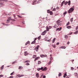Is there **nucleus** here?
I'll use <instances>...</instances> for the list:
<instances>
[{
    "label": "nucleus",
    "mask_w": 78,
    "mask_h": 78,
    "mask_svg": "<svg viewBox=\"0 0 78 78\" xmlns=\"http://www.w3.org/2000/svg\"><path fill=\"white\" fill-rule=\"evenodd\" d=\"M78 33V30L76 31V32L74 33V34H76Z\"/></svg>",
    "instance_id": "2f4dec72"
},
{
    "label": "nucleus",
    "mask_w": 78,
    "mask_h": 78,
    "mask_svg": "<svg viewBox=\"0 0 78 78\" xmlns=\"http://www.w3.org/2000/svg\"><path fill=\"white\" fill-rule=\"evenodd\" d=\"M24 55L25 56H27L28 55V53H27V52H26V51L24 52Z\"/></svg>",
    "instance_id": "ddd939ff"
},
{
    "label": "nucleus",
    "mask_w": 78,
    "mask_h": 78,
    "mask_svg": "<svg viewBox=\"0 0 78 78\" xmlns=\"http://www.w3.org/2000/svg\"><path fill=\"white\" fill-rule=\"evenodd\" d=\"M46 30H44V32H43L42 33H41V35H43V36H44V35H45V33H47V32H46Z\"/></svg>",
    "instance_id": "f03ea898"
},
{
    "label": "nucleus",
    "mask_w": 78,
    "mask_h": 78,
    "mask_svg": "<svg viewBox=\"0 0 78 78\" xmlns=\"http://www.w3.org/2000/svg\"><path fill=\"white\" fill-rule=\"evenodd\" d=\"M41 64V61H38V64L39 65Z\"/></svg>",
    "instance_id": "412c9836"
},
{
    "label": "nucleus",
    "mask_w": 78,
    "mask_h": 78,
    "mask_svg": "<svg viewBox=\"0 0 78 78\" xmlns=\"http://www.w3.org/2000/svg\"><path fill=\"white\" fill-rule=\"evenodd\" d=\"M24 76V75H21L20 76H19V77L20 78V77H22L23 76Z\"/></svg>",
    "instance_id": "c85d7f7f"
},
{
    "label": "nucleus",
    "mask_w": 78,
    "mask_h": 78,
    "mask_svg": "<svg viewBox=\"0 0 78 78\" xmlns=\"http://www.w3.org/2000/svg\"><path fill=\"white\" fill-rule=\"evenodd\" d=\"M36 2H37V1H35L33 2V3H32V5H34V4H35V3H36Z\"/></svg>",
    "instance_id": "f3484780"
},
{
    "label": "nucleus",
    "mask_w": 78,
    "mask_h": 78,
    "mask_svg": "<svg viewBox=\"0 0 78 78\" xmlns=\"http://www.w3.org/2000/svg\"><path fill=\"white\" fill-rule=\"evenodd\" d=\"M73 18H72L70 20L71 22H73Z\"/></svg>",
    "instance_id": "473e14b6"
},
{
    "label": "nucleus",
    "mask_w": 78,
    "mask_h": 78,
    "mask_svg": "<svg viewBox=\"0 0 78 78\" xmlns=\"http://www.w3.org/2000/svg\"><path fill=\"white\" fill-rule=\"evenodd\" d=\"M47 70V67H45L44 68L43 67V69H42V71H44Z\"/></svg>",
    "instance_id": "39448f33"
},
{
    "label": "nucleus",
    "mask_w": 78,
    "mask_h": 78,
    "mask_svg": "<svg viewBox=\"0 0 78 78\" xmlns=\"http://www.w3.org/2000/svg\"><path fill=\"white\" fill-rule=\"evenodd\" d=\"M68 2H66L64 3V5H67V4L68 3Z\"/></svg>",
    "instance_id": "393cba45"
},
{
    "label": "nucleus",
    "mask_w": 78,
    "mask_h": 78,
    "mask_svg": "<svg viewBox=\"0 0 78 78\" xmlns=\"http://www.w3.org/2000/svg\"><path fill=\"white\" fill-rule=\"evenodd\" d=\"M36 77L37 78H39V73H37L36 74Z\"/></svg>",
    "instance_id": "4468645a"
},
{
    "label": "nucleus",
    "mask_w": 78,
    "mask_h": 78,
    "mask_svg": "<svg viewBox=\"0 0 78 78\" xmlns=\"http://www.w3.org/2000/svg\"><path fill=\"white\" fill-rule=\"evenodd\" d=\"M73 11H74V9L73 8H71L68 11V12L70 14V13H72Z\"/></svg>",
    "instance_id": "f257e3e1"
},
{
    "label": "nucleus",
    "mask_w": 78,
    "mask_h": 78,
    "mask_svg": "<svg viewBox=\"0 0 78 78\" xmlns=\"http://www.w3.org/2000/svg\"><path fill=\"white\" fill-rule=\"evenodd\" d=\"M67 13V11L63 13V15H66V14Z\"/></svg>",
    "instance_id": "a18cd8bd"
},
{
    "label": "nucleus",
    "mask_w": 78,
    "mask_h": 78,
    "mask_svg": "<svg viewBox=\"0 0 78 78\" xmlns=\"http://www.w3.org/2000/svg\"><path fill=\"white\" fill-rule=\"evenodd\" d=\"M51 15H53V12L51 11L49 13Z\"/></svg>",
    "instance_id": "4c0bfd02"
},
{
    "label": "nucleus",
    "mask_w": 78,
    "mask_h": 78,
    "mask_svg": "<svg viewBox=\"0 0 78 78\" xmlns=\"http://www.w3.org/2000/svg\"><path fill=\"white\" fill-rule=\"evenodd\" d=\"M52 59H53V58H52V57L51 56V57L50 58V60H51V61Z\"/></svg>",
    "instance_id": "5fc2aeb1"
},
{
    "label": "nucleus",
    "mask_w": 78,
    "mask_h": 78,
    "mask_svg": "<svg viewBox=\"0 0 78 78\" xmlns=\"http://www.w3.org/2000/svg\"><path fill=\"white\" fill-rule=\"evenodd\" d=\"M56 9H59V7H57L56 8Z\"/></svg>",
    "instance_id": "bf43d9fd"
},
{
    "label": "nucleus",
    "mask_w": 78,
    "mask_h": 78,
    "mask_svg": "<svg viewBox=\"0 0 78 78\" xmlns=\"http://www.w3.org/2000/svg\"><path fill=\"white\" fill-rule=\"evenodd\" d=\"M74 75H76V76H78V74H77V73H74Z\"/></svg>",
    "instance_id": "a19ab883"
},
{
    "label": "nucleus",
    "mask_w": 78,
    "mask_h": 78,
    "mask_svg": "<svg viewBox=\"0 0 78 78\" xmlns=\"http://www.w3.org/2000/svg\"><path fill=\"white\" fill-rule=\"evenodd\" d=\"M68 5H70V1H69L68 4Z\"/></svg>",
    "instance_id": "c9c22d12"
},
{
    "label": "nucleus",
    "mask_w": 78,
    "mask_h": 78,
    "mask_svg": "<svg viewBox=\"0 0 78 78\" xmlns=\"http://www.w3.org/2000/svg\"><path fill=\"white\" fill-rule=\"evenodd\" d=\"M17 17H19V18H22V16H21L19 15H17Z\"/></svg>",
    "instance_id": "58836bf2"
},
{
    "label": "nucleus",
    "mask_w": 78,
    "mask_h": 78,
    "mask_svg": "<svg viewBox=\"0 0 78 78\" xmlns=\"http://www.w3.org/2000/svg\"><path fill=\"white\" fill-rule=\"evenodd\" d=\"M70 24V22H68V23L66 24V26H68Z\"/></svg>",
    "instance_id": "e433bc0d"
},
{
    "label": "nucleus",
    "mask_w": 78,
    "mask_h": 78,
    "mask_svg": "<svg viewBox=\"0 0 78 78\" xmlns=\"http://www.w3.org/2000/svg\"><path fill=\"white\" fill-rule=\"evenodd\" d=\"M23 67L22 66H20L18 68V69H19V70H20V69H23Z\"/></svg>",
    "instance_id": "dca6fc26"
},
{
    "label": "nucleus",
    "mask_w": 78,
    "mask_h": 78,
    "mask_svg": "<svg viewBox=\"0 0 78 78\" xmlns=\"http://www.w3.org/2000/svg\"><path fill=\"white\" fill-rule=\"evenodd\" d=\"M62 29V28L61 27L58 28L56 29V31H58H58H60Z\"/></svg>",
    "instance_id": "0eeeda50"
},
{
    "label": "nucleus",
    "mask_w": 78,
    "mask_h": 78,
    "mask_svg": "<svg viewBox=\"0 0 78 78\" xmlns=\"http://www.w3.org/2000/svg\"><path fill=\"white\" fill-rule=\"evenodd\" d=\"M60 22H61V21L60 20H58L57 21V23H59Z\"/></svg>",
    "instance_id": "bb28decb"
},
{
    "label": "nucleus",
    "mask_w": 78,
    "mask_h": 78,
    "mask_svg": "<svg viewBox=\"0 0 78 78\" xmlns=\"http://www.w3.org/2000/svg\"><path fill=\"white\" fill-rule=\"evenodd\" d=\"M78 33V30L76 31V32L74 33V34H76Z\"/></svg>",
    "instance_id": "c756f323"
},
{
    "label": "nucleus",
    "mask_w": 78,
    "mask_h": 78,
    "mask_svg": "<svg viewBox=\"0 0 78 78\" xmlns=\"http://www.w3.org/2000/svg\"><path fill=\"white\" fill-rule=\"evenodd\" d=\"M46 77V76H43V78H45Z\"/></svg>",
    "instance_id": "69168bd1"
},
{
    "label": "nucleus",
    "mask_w": 78,
    "mask_h": 78,
    "mask_svg": "<svg viewBox=\"0 0 78 78\" xmlns=\"http://www.w3.org/2000/svg\"><path fill=\"white\" fill-rule=\"evenodd\" d=\"M71 70H74V68L73 67H71Z\"/></svg>",
    "instance_id": "8fccbe9b"
},
{
    "label": "nucleus",
    "mask_w": 78,
    "mask_h": 78,
    "mask_svg": "<svg viewBox=\"0 0 78 78\" xmlns=\"http://www.w3.org/2000/svg\"><path fill=\"white\" fill-rule=\"evenodd\" d=\"M14 73V72H12V73H11L10 74V75H13Z\"/></svg>",
    "instance_id": "49530a36"
},
{
    "label": "nucleus",
    "mask_w": 78,
    "mask_h": 78,
    "mask_svg": "<svg viewBox=\"0 0 78 78\" xmlns=\"http://www.w3.org/2000/svg\"><path fill=\"white\" fill-rule=\"evenodd\" d=\"M41 36H39L38 37V38H37V39H38V40H40V39H41Z\"/></svg>",
    "instance_id": "f704fd0d"
},
{
    "label": "nucleus",
    "mask_w": 78,
    "mask_h": 78,
    "mask_svg": "<svg viewBox=\"0 0 78 78\" xmlns=\"http://www.w3.org/2000/svg\"><path fill=\"white\" fill-rule=\"evenodd\" d=\"M67 37H68V36H65V39H67Z\"/></svg>",
    "instance_id": "09e8293b"
},
{
    "label": "nucleus",
    "mask_w": 78,
    "mask_h": 78,
    "mask_svg": "<svg viewBox=\"0 0 78 78\" xmlns=\"http://www.w3.org/2000/svg\"><path fill=\"white\" fill-rule=\"evenodd\" d=\"M49 29H51V28H52V27H51V26H49Z\"/></svg>",
    "instance_id": "864d4df0"
},
{
    "label": "nucleus",
    "mask_w": 78,
    "mask_h": 78,
    "mask_svg": "<svg viewBox=\"0 0 78 78\" xmlns=\"http://www.w3.org/2000/svg\"><path fill=\"white\" fill-rule=\"evenodd\" d=\"M62 75V74L61 73H60L58 74V76H61Z\"/></svg>",
    "instance_id": "72a5a7b5"
},
{
    "label": "nucleus",
    "mask_w": 78,
    "mask_h": 78,
    "mask_svg": "<svg viewBox=\"0 0 78 78\" xmlns=\"http://www.w3.org/2000/svg\"><path fill=\"white\" fill-rule=\"evenodd\" d=\"M50 10H47L48 13H50Z\"/></svg>",
    "instance_id": "de8ad7c7"
},
{
    "label": "nucleus",
    "mask_w": 78,
    "mask_h": 78,
    "mask_svg": "<svg viewBox=\"0 0 78 78\" xmlns=\"http://www.w3.org/2000/svg\"><path fill=\"white\" fill-rule=\"evenodd\" d=\"M70 35H71V34H72V32H71V33L69 34Z\"/></svg>",
    "instance_id": "338daca9"
},
{
    "label": "nucleus",
    "mask_w": 78,
    "mask_h": 78,
    "mask_svg": "<svg viewBox=\"0 0 78 78\" xmlns=\"http://www.w3.org/2000/svg\"><path fill=\"white\" fill-rule=\"evenodd\" d=\"M35 43H36V41H33V42L31 43V44H35Z\"/></svg>",
    "instance_id": "5701e85b"
},
{
    "label": "nucleus",
    "mask_w": 78,
    "mask_h": 78,
    "mask_svg": "<svg viewBox=\"0 0 78 78\" xmlns=\"http://www.w3.org/2000/svg\"><path fill=\"white\" fill-rule=\"evenodd\" d=\"M53 27L54 28H58V26H57V25L55 24L54 26Z\"/></svg>",
    "instance_id": "9d476101"
},
{
    "label": "nucleus",
    "mask_w": 78,
    "mask_h": 78,
    "mask_svg": "<svg viewBox=\"0 0 78 78\" xmlns=\"http://www.w3.org/2000/svg\"><path fill=\"white\" fill-rule=\"evenodd\" d=\"M16 61H15L14 62H13L12 63V65L13 64H15V63H16Z\"/></svg>",
    "instance_id": "79ce46f5"
},
{
    "label": "nucleus",
    "mask_w": 78,
    "mask_h": 78,
    "mask_svg": "<svg viewBox=\"0 0 78 78\" xmlns=\"http://www.w3.org/2000/svg\"><path fill=\"white\" fill-rule=\"evenodd\" d=\"M78 29V26L76 27V30H77Z\"/></svg>",
    "instance_id": "4d7b16f0"
},
{
    "label": "nucleus",
    "mask_w": 78,
    "mask_h": 78,
    "mask_svg": "<svg viewBox=\"0 0 78 78\" xmlns=\"http://www.w3.org/2000/svg\"><path fill=\"white\" fill-rule=\"evenodd\" d=\"M40 2H41V0H38V1L37 2V4H38V3H39Z\"/></svg>",
    "instance_id": "c03bdc74"
},
{
    "label": "nucleus",
    "mask_w": 78,
    "mask_h": 78,
    "mask_svg": "<svg viewBox=\"0 0 78 78\" xmlns=\"http://www.w3.org/2000/svg\"><path fill=\"white\" fill-rule=\"evenodd\" d=\"M30 41H28L25 43V45H27V44H30Z\"/></svg>",
    "instance_id": "423d86ee"
},
{
    "label": "nucleus",
    "mask_w": 78,
    "mask_h": 78,
    "mask_svg": "<svg viewBox=\"0 0 78 78\" xmlns=\"http://www.w3.org/2000/svg\"><path fill=\"white\" fill-rule=\"evenodd\" d=\"M30 62V61L29 60H27L24 61V63H26L27 62Z\"/></svg>",
    "instance_id": "a211bd4d"
},
{
    "label": "nucleus",
    "mask_w": 78,
    "mask_h": 78,
    "mask_svg": "<svg viewBox=\"0 0 78 78\" xmlns=\"http://www.w3.org/2000/svg\"><path fill=\"white\" fill-rule=\"evenodd\" d=\"M1 77H3V75H0V78H1Z\"/></svg>",
    "instance_id": "603ef678"
},
{
    "label": "nucleus",
    "mask_w": 78,
    "mask_h": 78,
    "mask_svg": "<svg viewBox=\"0 0 78 78\" xmlns=\"http://www.w3.org/2000/svg\"><path fill=\"white\" fill-rule=\"evenodd\" d=\"M46 29L47 30H45L46 31H49V29L48 26L46 27Z\"/></svg>",
    "instance_id": "6e6552de"
},
{
    "label": "nucleus",
    "mask_w": 78,
    "mask_h": 78,
    "mask_svg": "<svg viewBox=\"0 0 78 78\" xmlns=\"http://www.w3.org/2000/svg\"><path fill=\"white\" fill-rule=\"evenodd\" d=\"M11 20V18H9L7 20V22H9Z\"/></svg>",
    "instance_id": "2eb2a0df"
},
{
    "label": "nucleus",
    "mask_w": 78,
    "mask_h": 78,
    "mask_svg": "<svg viewBox=\"0 0 78 78\" xmlns=\"http://www.w3.org/2000/svg\"><path fill=\"white\" fill-rule=\"evenodd\" d=\"M36 57V55H34V56H33V58H35Z\"/></svg>",
    "instance_id": "3c124183"
},
{
    "label": "nucleus",
    "mask_w": 78,
    "mask_h": 78,
    "mask_svg": "<svg viewBox=\"0 0 78 78\" xmlns=\"http://www.w3.org/2000/svg\"><path fill=\"white\" fill-rule=\"evenodd\" d=\"M47 55H44V58L45 57H47Z\"/></svg>",
    "instance_id": "6e6d98bb"
},
{
    "label": "nucleus",
    "mask_w": 78,
    "mask_h": 78,
    "mask_svg": "<svg viewBox=\"0 0 78 78\" xmlns=\"http://www.w3.org/2000/svg\"><path fill=\"white\" fill-rule=\"evenodd\" d=\"M72 27L70 26H68L67 27V28H68V29H70V28H71Z\"/></svg>",
    "instance_id": "cd10ccee"
},
{
    "label": "nucleus",
    "mask_w": 78,
    "mask_h": 78,
    "mask_svg": "<svg viewBox=\"0 0 78 78\" xmlns=\"http://www.w3.org/2000/svg\"><path fill=\"white\" fill-rule=\"evenodd\" d=\"M13 76H10V77H9V78H13Z\"/></svg>",
    "instance_id": "052dcab7"
},
{
    "label": "nucleus",
    "mask_w": 78,
    "mask_h": 78,
    "mask_svg": "<svg viewBox=\"0 0 78 78\" xmlns=\"http://www.w3.org/2000/svg\"><path fill=\"white\" fill-rule=\"evenodd\" d=\"M78 33V30L76 31V32L74 33V34H76Z\"/></svg>",
    "instance_id": "7c9ffc66"
},
{
    "label": "nucleus",
    "mask_w": 78,
    "mask_h": 78,
    "mask_svg": "<svg viewBox=\"0 0 78 78\" xmlns=\"http://www.w3.org/2000/svg\"><path fill=\"white\" fill-rule=\"evenodd\" d=\"M43 69V67H41V68H38L37 69V70L38 71H39L41 70H42Z\"/></svg>",
    "instance_id": "9b49d317"
},
{
    "label": "nucleus",
    "mask_w": 78,
    "mask_h": 78,
    "mask_svg": "<svg viewBox=\"0 0 78 78\" xmlns=\"http://www.w3.org/2000/svg\"><path fill=\"white\" fill-rule=\"evenodd\" d=\"M35 50L36 51H39V48H35Z\"/></svg>",
    "instance_id": "f8f14e48"
},
{
    "label": "nucleus",
    "mask_w": 78,
    "mask_h": 78,
    "mask_svg": "<svg viewBox=\"0 0 78 78\" xmlns=\"http://www.w3.org/2000/svg\"><path fill=\"white\" fill-rule=\"evenodd\" d=\"M51 61H50L48 63V65H50V64H51Z\"/></svg>",
    "instance_id": "ea45409f"
},
{
    "label": "nucleus",
    "mask_w": 78,
    "mask_h": 78,
    "mask_svg": "<svg viewBox=\"0 0 78 78\" xmlns=\"http://www.w3.org/2000/svg\"><path fill=\"white\" fill-rule=\"evenodd\" d=\"M67 76V73H65L63 76L64 78H66V77Z\"/></svg>",
    "instance_id": "a878e982"
},
{
    "label": "nucleus",
    "mask_w": 78,
    "mask_h": 78,
    "mask_svg": "<svg viewBox=\"0 0 78 78\" xmlns=\"http://www.w3.org/2000/svg\"><path fill=\"white\" fill-rule=\"evenodd\" d=\"M59 43H57L56 44L57 45H59Z\"/></svg>",
    "instance_id": "0e129e2a"
},
{
    "label": "nucleus",
    "mask_w": 78,
    "mask_h": 78,
    "mask_svg": "<svg viewBox=\"0 0 78 78\" xmlns=\"http://www.w3.org/2000/svg\"><path fill=\"white\" fill-rule=\"evenodd\" d=\"M60 48H63V49H65L66 48V47L65 46H62L59 47Z\"/></svg>",
    "instance_id": "7ed1b4c3"
},
{
    "label": "nucleus",
    "mask_w": 78,
    "mask_h": 78,
    "mask_svg": "<svg viewBox=\"0 0 78 78\" xmlns=\"http://www.w3.org/2000/svg\"><path fill=\"white\" fill-rule=\"evenodd\" d=\"M25 13H22L21 15H25Z\"/></svg>",
    "instance_id": "774afa93"
},
{
    "label": "nucleus",
    "mask_w": 78,
    "mask_h": 78,
    "mask_svg": "<svg viewBox=\"0 0 78 78\" xmlns=\"http://www.w3.org/2000/svg\"><path fill=\"white\" fill-rule=\"evenodd\" d=\"M65 2V1H64L61 3V6L62 7L63 5H64V2Z\"/></svg>",
    "instance_id": "1a4fd4ad"
},
{
    "label": "nucleus",
    "mask_w": 78,
    "mask_h": 78,
    "mask_svg": "<svg viewBox=\"0 0 78 78\" xmlns=\"http://www.w3.org/2000/svg\"><path fill=\"white\" fill-rule=\"evenodd\" d=\"M37 38H36L35 39H34V41H36V40H37Z\"/></svg>",
    "instance_id": "e2e57ef3"
},
{
    "label": "nucleus",
    "mask_w": 78,
    "mask_h": 78,
    "mask_svg": "<svg viewBox=\"0 0 78 78\" xmlns=\"http://www.w3.org/2000/svg\"><path fill=\"white\" fill-rule=\"evenodd\" d=\"M52 46L53 48H56V45L55 44H52Z\"/></svg>",
    "instance_id": "6ab92c4d"
},
{
    "label": "nucleus",
    "mask_w": 78,
    "mask_h": 78,
    "mask_svg": "<svg viewBox=\"0 0 78 78\" xmlns=\"http://www.w3.org/2000/svg\"><path fill=\"white\" fill-rule=\"evenodd\" d=\"M55 39H56V38H55L52 41V43H54L55 41Z\"/></svg>",
    "instance_id": "b1692460"
},
{
    "label": "nucleus",
    "mask_w": 78,
    "mask_h": 78,
    "mask_svg": "<svg viewBox=\"0 0 78 78\" xmlns=\"http://www.w3.org/2000/svg\"><path fill=\"white\" fill-rule=\"evenodd\" d=\"M53 11H56V9H55V8L53 9Z\"/></svg>",
    "instance_id": "680f3d73"
},
{
    "label": "nucleus",
    "mask_w": 78,
    "mask_h": 78,
    "mask_svg": "<svg viewBox=\"0 0 78 78\" xmlns=\"http://www.w3.org/2000/svg\"><path fill=\"white\" fill-rule=\"evenodd\" d=\"M40 59V57H36L34 59V61H36V60H37L38 59Z\"/></svg>",
    "instance_id": "20e7f679"
},
{
    "label": "nucleus",
    "mask_w": 78,
    "mask_h": 78,
    "mask_svg": "<svg viewBox=\"0 0 78 78\" xmlns=\"http://www.w3.org/2000/svg\"><path fill=\"white\" fill-rule=\"evenodd\" d=\"M26 66H30V63H27L26 64Z\"/></svg>",
    "instance_id": "37998d69"
},
{
    "label": "nucleus",
    "mask_w": 78,
    "mask_h": 78,
    "mask_svg": "<svg viewBox=\"0 0 78 78\" xmlns=\"http://www.w3.org/2000/svg\"><path fill=\"white\" fill-rule=\"evenodd\" d=\"M3 68H4V65H3L1 69V70H2V69H3Z\"/></svg>",
    "instance_id": "4be33fe9"
},
{
    "label": "nucleus",
    "mask_w": 78,
    "mask_h": 78,
    "mask_svg": "<svg viewBox=\"0 0 78 78\" xmlns=\"http://www.w3.org/2000/svg\"><path fill=\"white\" fill-rule=\"evenodd\" d=\"M36 48H39V45H37Z\"/></svg>",
    "instance_id": "13d9d810"
},
{
    "label": "nucleus",
    "mask_w": 78,
    "mask_h": 78,
    "mask_svg": "<svg viewBox=\"0 0 78 78\" xmlns=\"http://www.w3.org/2000/svg\"><path fill=\"white\" fill-rule=\"evenodd\" d=\"M40 56L41 58H44V55L41 54L40 55Z\"/></svg>",
    "instance_id": "aec40b11"
}]
</instances>
